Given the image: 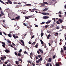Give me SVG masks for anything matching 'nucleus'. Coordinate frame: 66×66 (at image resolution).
Here are the masks:
<instances>
[{
  "label": "nucleus",
  "mask_w": 66,
  "mask_h": 66,
  "mask_svg": "<svg viewBox=\"0 0 66 66\" xmlns=\"http://www.w3.org/2000/svg\"><path fill=\"white\" fill-rule=\"evenodd\" d=\"M36 10L37 11V9H29V10L30 12H34V10Z\"/></svg>",
  "instance_id": "nucleus-1"
},
{
  "label": "nucleus",
  "mask_w": 66,
  "mask_h": 66,
  "mask_svg": "<svg viewBox=\"0 0 66 66\" xmlns=\"http://www.w3.org/2000/svg\"><path fill=\"white\" fill-rule=\"evenodd\" d=\"M20 41L22 43V44H21V45H22V46H24V42L23 41V40H21Z\"/></svg>",
  "instance_id": "nucleus-2"
},
{
  "label": "nucleus",
  "mask_w": 66,
  "mask_h": 66,
  "mask_svg": "<svg viewBox=\"0 0 66 66\" xmlns=\"http://www.w3.org/2000/svg\"><path fill=\"white\" fill-rule=\"evenodd\" d=\"M59 21L60 23H62V22H64V21H63V20H62L61 19H59V20H58Z\"/></svg>",
  "instance_id": "nucleus-3"
},
{
  "label": "nucleus",
  "mask_w": 66,
  "mask_h": 66,
  "mask_svg": "<svg viewBox=\"0 0 66 66\" xmlns=\"http://www.w3.org/2000/svg\"><path fill=\"white\" fill-rule=\"evenodd\" d=\"M2 44H3L2 45V46L4 48H5V46L6 45L5 44V43H4L3 42H2Z\"/></svg>",
  "instance_id": "nucleus-4"
},
{
  "label": "nucleus",
  "mask_w": 66,
  "mask_h": 66,
  "mask_svg": "<svg viewBox=\"0 0 66 66\" xmlns=\"http://www.w3.org/2000/svg\"><path fill=\"white\" fill-rule=\"evenodd\" d=\"M42 14L43 15H49V13H47V14L45 13H42Z\"/></svg>",
  "instance_id": "nucleus-5"
},
{
  "label": "nucleus",
  "mask_w": 66,
  "mask_h": 66,
  "mask_svg": "<svg viewBox=\"0 0 66 66\" xmlns=\"http://www.w3.org/2000/svg\"><path fill=\"white\" fill-rule=\"evenodd\" d=\"M38 51H40V52L42 53H43V51L42 50V49H39Z\"/></svg>",
  "instance_id": "nucleus-6"
},
{
  "label": "nucleus",
  "mask_w": 66,
  "mask_h": 66,
  "mask_svg": "<svg viewBox=\"0 0 66 66\" xmlns=\"http://www.w3.org/2000/svg\"><path fill=\"white\" fill-rule=\"evenodd\" d=\"M52 60V58H50L48 60V62L50 63L51 62Z\"/></svg>",
  "instance_id": "nucleus-7"
},
{
  "label": "nucleus",
  "mask_w": 66,
  "mask_h": 66,
  "mask_svg": "<svg viewBox=\"0 0 66 66\" xmlns=\"http://www.w3.org/2000/svg\"><path fill=\"white\" fill-rule=\"evenodd\" d=\"M20 18V17H19V16H18L17 17H16L15 18V19H16L17 20H18V19H19Z\"/></svg>",
  "instance_id": "nucleus-8"
},
{
  "label": "nucleus",
  "mask_w": 66,
  "mask_h": 66,
  "mask_svg": "<svg viewBox=\"0 0 66 66\" xmlns=\"http://www.w3.org/2000/svg\"><path fill=\"white\" fill-rule=\"evenodd\" d=\"M7 1L8 2H9V3H10V4H12V2L11 1L8 0Z\"/></svg>",
  "instance_id": "nucleus-9"
},
{
  "label": "nucleus",
  "mask_w": 66,
  "mask_h": 66,
  "mask_svg": "<svg viewBox=\"0 0 66 66\" xmlns=\"http://www.w3.org/2000/svg\"><path fill=\"white\" fill-rule=\"evenodd\" d=\"M49 16H45L43 17L44 19H47V18H49Z\"/></svg>",
  "instance_id": "nucleus-10"
},
{
  "label": "nucleus",
  "mask_w": 66,
  "mask_h": 66,
  "mask_svg": "<svg viewBox=\"0 0 66 66\" xmlns=\"http://www.w3.org/2000/svg\"><path fill=\"white\" fill-rule=\"evenodd\" d=\"M7 39V42L8 43H9V44H11V41H10V40H9V39Z\"/></svg>",
  "instance_id": "nucleus-11"
},
{
  "label": "nucleus",
  "mask_w": 66,
  "mask_h": 66,
  "mask_svg": "<svg viewBox=\"0 0 66 66\" xmlns=\"http://www.w3.org/2000/svg\"><path fill=\"white\" fill-rule=\"evenodd\" d=\"M15 63L16 65H18L19 64V61H16Z\"/></svg>",
  "instance_id": "nucleus-12"
},
{
  "label": "nucleus",
  "mask_w": 66,
  "mask_h": 66,
  "mask_svg": "<svg viewBox=\"0 0 66 66\" xmlns=\"http://www.w3.org/2000/svg\"><path fill=\"white\" fill-rule=\"evenodd\" d=\"M31 4H26V6H31Z\"/></svg>",
  "instance_id": "nucleus-13"
},
{
  "label": "nucleus",
  "mask_w": 66,
  "mask_h": 66,
  "mask_svg": "<svg viewBox=\"0 0 66 66\" xmlns=\"http://www.w3.org/2000/svg\"><path fill=\"white\" fill-rule=\"evenodd\" d=\"M5 52H6V53H8V52H10V51L7 49H6L5 50Z\"/></svg>",
  "instance_id": "nucleus-14"
},
{
  "label": "nucleus",
  "mask_w": 66,
  "mask_h": 66,
  "mask_svg": "<svg viewBox=\"0 0 66 66\" xmlns=\"http://www.w3.org/2000/svg\"><path fill=\"white\" fill-rule=\"evenodd\" d=\"M47 10L48 8H45L43 10V11H44V12H46V11H47Z\"/></svg>",
  "instance_id": "nucleus-15"
},
{
  "label": "nucleus",
  "mask_w": 66,
  "mask_h": 66,
  "mask_svg": "<svg viewBox=\"0 0 66 66\" xmlns=\"http://www.w3.org/2000/svg\"><path fill=\"white\" fill-rule=\"evenodd\" d=\"M58 34H59V33H56L54 34L55 36H57L58 35Z\"/></svg>",
  "instance_id": "nucleus-16"
},
{
  "label": "nucleus",
  "mask_w": 66,
  "mask_h": 66,
  "mask_svg": "<svg viewBox=\"0 0 66 66\" xmlns=\"http://www.w3.org/2000/svg\"><path fill=\"white\" fill-rule=\"evenodd\" d=\"M42 59H43V58H42V57H41L40 59H38V60L40 62V61H43Z\"/></svg>",
  "instance_id": "nucleus-17"
},
{
  "label": "nucleus",
  "mask_w": 66,
  "mask_h": 66,
  "mask_svg": "<svg viewBox=\"0 0 66 66\" xmlns=\"http://www.w3.org/2000/svg\"><path fill=\"white\" fill-rule=\"evenodd\" d=\"M49 27V25H46L45 26V29H47L48 27Z\"/></svg>",
  "instance_id": "nucleus-18"
},
{
  "label": "nucleus",
  "mask_w": 66,
  "mask_h": 66,
  "mask_svg": "<svg viewBox=\"0 0 66 66\" xmlns=\"http://www.w3.org/2000/svg\"><path fill=\"white\" fill-rule=\"evenodd\" d=\"M40 42H41L42 45H43V44H44V42L43 41H42V40H40Z\"/></svg>",
  "instance_id": "nucleus-19"
},
{
  "label": "nucleus",
  "mask_w": 66,
  "mask_h": 66,
  "mask_svg": "<svg viewBox=\"0 0 66 66\" xmlns=\"http://www.w3.org/2000/svg\"><path fill=\"white\" fill-rule=\"evenodd\" d=\"M64 52V50H61V53L62 54V56H63V54H62V53H63V52Z\"/></svg>",
  "instance_id": "nucleus-20"
},
{
  "label": "nucleus",
  "mask_w": 66,
  "mask_h": 66,
  "mask_svg": "<svg viewBox=\"0 0 66 66\" xmlns=\"http://www.w3.org/2000/svg\"><path fill=\"white\" fill-rule=\"evenodd\" d=\"M51 21H48L46 23V24H48V23H49L50 22H51Z\"/></svg>",
  "instance_id": "nucleus-21"
},
{
  "label": "nucleus",
  "mask_w": 66,
  "mask_h": 66,
  "mask_svg": "<svg viewBox=\"0 0 66 66\" xmlns=\"http://www.w3.org/2000/svg\"><path fill=\"white\" fill-rule=\"evenodd\" d=\"M8 36L10 37H12V36H11V34H8Z\"/></svg>",
  "instance_id": "nucleus-22"
},
{
  "label": "nucleus",
  "mask_w": 66,
  "mask_h": 66,
  "mask_svg": "<svg viewBox=\"0 0 66 66\" xmlns=\"http://www.w3.org/2000/svg\"><path fill=\"white\" fill-rule=\"evenodd\" d=\"M44 35V33L43 32H42L41 34V37H43V36Z\"/></svg>",
  "instance_id": "nucleus-23"
},
{
  "label": "nucleus",
  "mask_w": 66,
  "mask_h": 66,
  "mask_svg": "<svg viewBox=\"0 0 66 66\" xmlns=\"http://www.w3.org/2000/svg\"><path fill=\"white\" fill-rule=\"evenodd\" d=\"M0 2H1V3H2L3 4H5V3H4V2L2 1L1 0H0Z\"/></svg>",
  "instance_id": "nucleus-24"
},
{
  "label": "nucleus",
  "mask_w": 66,
  "mask_h": 66,
  "mask_svg": "<svg viewBox=\"0 0 66 66\" xmlns=\"http://www.w3.org/2000/svg\"><path fill=\"white\" fill-rule=\"evenodd\" d=\"M51 36V35L50 34H49L48 35L47 37V38L48 39H49V38L50 37V36Z\"/></svg>",
  "instance_id": "nucleus-25"
},
{
  "label": "nucleus",
  "mask_w": 66,
  "mask_h": 66,
  "mask_svg": "<svg viewBox=\"0 0 66 66\" xmlns=\"http://www.w3.org/2000/svg\"><path fill=\"white\" fill-rule=\"evenodd\" d=\"M1 14L3 15H4V13H3V12H2V10H1Z\"/></svg>",
  "instance_id": "nucleus-26"
},
{
  "label": "nucleus",
  "mask_w": 66,
  "mask_h": 66,
  "mask_svg": "<svg viewBox=\"0 0 66 66\" xmlns=\"http://www.w3.org/2000/svg\"><path fill=\"white\" fill-rule=\"evenodd\" d=\"M56 55H54L53 57V59H54L55 58Z\"/></svg>",
  "instance_id": "nucleus-27"
},
{
  "label": "nucleus",
  "mask_w": 66,
  "mask_h": 66,
  "mask_svg": "<svg viewBox=\"0 0 66 66\" xmlns=\"http://www.w3.org/2000/svg\"><path fill=\"white\" fill-rule=\"evenodd\" d=\"M18 61H20V62H22V60L20 58L18 60Z\"/></svg>",
  "instance_id": "nucleus-28"
},
{
  "label": "nucleus",
  "mask_w": 66,
  "mask_h": 66,
  "mask_svg": "<svg viewBox=\"0 0 66 66\" xmlns=\"http://www.w3.org/2000/svg\"><path fill=\"white\" fill-rule=\"evenodd\" d=\"M7 66H12L11 65V64L10 63H9V64H7Z\"/></svg>",
  "instance_id": "nucleus-29"
},
{
  "label": "nucleus",
  "mask_w": 66,
  "mask_h": 66,
  "mask_svg": "<svg viewBox=\"0 0 66 66\" xmlns=\"http://www.w3.org/2000/svg\"><path fill=\"white\" fill-rule=\"evenodd\" d=\"M40 62V61H39V60H37L36 61V63H39Z\"/></svg>",
  "instance_id": "nucleus-30"
},
{
  "label": "nucleus",
  "mask_w": 66,
  "mask_h": 66,
  "mask_svg": "<svg viewBox=\"0 0 66 66\" xmlns=\"http://www.w3.org/2000/svg\"><path fill=\"white\" fill-rule=\"evenodd\" d=\"M44 3L45 4H48V3L46 2H44Z\"/></svg>",
  "instance_id": "nucleus-31"
},
{
  "label": "nucleus",
  "mask_w": 66,
  "mask_h": 66,
  "mask_svg": "<svg viewBox=\"0 0 66 66\" xmlns=\"http://www.w3.org/2000/svg\"><path fill=\"white\" fill-rule=\"evenodd\" d=\"M1 60L2 61H4V58H3L2 57H1Z\"/></svg>",
  "instance_id": "nucleus-32"
},
{
  "label": "nucleus",
  "mask_w": 66,
  "mask_h": 66,
  "mask_svg": "<svg viewBox=\"0 0 66 66\" xmlns=\"http://www.w3.org/2000/svg\"><path fill=\"white\" fill-rule=\"evenodd\" d=\"M38 45L37 44L35 46V48H38Z\"/></svg>",
  "instance_id": "nucleus-33"
},
{
  "label": "nucleus",
  "mask_w": 66,
  "mask_h": 66,
  "mask_svg": "<svg viewBox=\"0 0 66 66\" xmlns=\"http://www.w3.org/2000/svg\"><path fill=\"white\" fill-rule=\"evenodd\" d=\"M22 50H21V49L19 51V53H21V52H22Z\"/></svg>",
  "instance_id": "nucleus-34"
},
{
  "label": "nucleus",
  "mask_w": 66,
  "mask_h": 66,
  "mask_svg": "<svg viewBox=\"0 0 66 66\" xmlns=\"http://www.w3.org/2000/svg\"><path fill=\"white\" fill-rule=\"evenodd\" d=\"M58 64H59L60 65H62V64L61 63V62H59L58 63Z\"/></svg>",
  "instance_id": "nucleus-35"
},
{
  "label": "nucleus",
  "mask_w": 66,
  "mask_h": 66,
  "mask_svg": "<svg viewBox=\"0 0 66 66\" xmlns=\"http://www.w3.org/2000/svg\"><path fill=\"white\" fill-rule=\"evenodd\" d=\"M14 53H15V54L16 55V56H17V55H18V54H17V53L16 52H15Z\"/></svg>",
  "instance_id": "nucleus-36"
},
{
  "label": "nucleus",
  "mask_w": 66,
  "mask_h": 66,
  "mask_svg": "<svg viewBox=\"0 0 66 66\" xmlns=\"http://www.w3.org/2000/svg\"><path fill=\"white\" fill-rule=\"evenodd\" d=\"M56 66H59L60 65L58 64V63H56L55 64Z\"/></svg>",
  "instance_id": "nucleus-37"
},
{
  "label": "nucleus",
  "mask_w": 66,
  "mask_h": 66,
  "mask_svg": "<svg viewBox=\"0 0 66 66\" xmlns=\"http://www.w3.org/2000/svg\"><path fill=\"white\" fill-rule=\"evenodd\" d=\"M18 55L19 56H20L21 55V54L20 53H19L18 54Z\"/></svg>",
  "instance_id": "nucleus-38"
},
{
  "label": "nucleus",
  "mask_w": 66,
  "mask_h": 66,
  "mask_svg": "<svg viewBox=\"0 0 66 66\" xmlns=\"http://www.w3.org/2000/svg\"><path fill=\"white\" fill-rule=\"evenodd\" d=\"M25 18L26 19H29V17H28L27 16H25Z\"/></svg>",
  "instance_id": "nucleus-39"
},
{
  "label": "nucleus",
  "mask_w": 66,
  "mask_h": 66,
  "mask_svg": "<svg viewBox=\"0 0 66 66\" xmlns=\"http://www.w3.org/2000/svg\"><path fill=\"white\" fill-rule=\"evenodd\" d=\"M24 54H28L27 52H26V51L24 52Z\"/></svg>",
  "instance_id": "nucleus-40"
},
{
  "label": "nucleus",
  "mask_w": 66,
  "mask_h": 66,
  "mask_svg": "<svg viewBox=\"0 0 66 66\" xmlns=\"http://www.w3.org/2000/svg\"><path fill=\"white\" fill-rule=\"evenodd\" d=\"M56 22L57 23V24H60V22H59V21H57Z\"/></svg>",
  "instance_id": "nucleus-41"
},
{
  "label": "nucleus",
  "mask_w": 66,
  "mask_h": 66,
  "mask_svg": "<svg viewBox=\"0 0 66 66\" xmlns=\"http://www.w3.org/2000/svg\"><path fill=\"white\" fill-rule=\"evenodd\" d=\"M64 50H66V47H64L63 48Z\"/></svg>",
  "instance_id": "nucleus-42"
},
{
  "label": "nucleus",
  "mask_w": 66,
  "mask_h": 66,
  "mask_svg": "<svg viewBox=\"0 0 66 66\" xmlns=\"http://www.w3.org/2000/svg\"><path fill=\"white\" fill-rule=\"evenodd\" d=\"M35 42H34L32 43V45H35Z\"/></svg>",
  "instance_id": "nucleus-43"
},
{
  "label": "nucleus",
  "mask_w": 66,
  "mask_h": 66,
  "mask_svg": "<svg viewBox=\"0 0 66 66\" xmlns=\"http://www.w3.org/2000/svg\"><path fill=\"white\" fill-rule=\"evenodd\" d=\"M61 26H62L61 28L62 29H64V26L62 25Z\"/></svg>",
  "instance_id": "nucleus-44"
},
{
  "label": "nucleus",
  "mask_w": 66,
  "mask_h": 66,
  "mask_svg": "<svg viewBox=\"0 0 66 66\" xmlns=\"http://www.w3.org/2000/svg\"><path fill=\"white\" fill-rule=\"evenodd\" d=\"M41 56H42L41 55H39L38 56V57H39V58L40 57H41Z\"/></svg>",
  "instance_id": "nucleus-45"
},
{
  "label": "nucleus",
  "mask_w": 66,
  "mask_h": 66,
  "mask_svg": "<svg viewBox=\"0 0 66 66\" xmlns=\"http://www.w3.org/2000/svg\"><path fill=\"white\" fill-rule=\"evenodd\" d=\"M27 27L28 29H30V28H31V27H30L28 26H27Z\"/></svg>",
  "instance_id": "nucleus-46"
},
{
  "label": "nucleus",
  "mask_w": 66,
  "mask_h": 66,
  "mask_svg": "<svg viewBox=\"0 0 66 66\" xmlns=\"http://www.w3.org/2000/svg\"><path fill=\"white\" fill-rule=\"evenodd\" d=\"M44 23H45V22H42L41 23V24H44Z\"/></svg>",
  "instance_id": "nucleus-47"
},
{
  "label": "nucleus",
  "mask_w": 66,
  "mask_h": 66,
  "mask_svg": "<svg viewBox=\"0 0 66 66\" xmlns=\"http://www.w3.org/2000/svg\"><path fill=\"white\" fill-rule=\"evenodd\" d=\"M56 29H60V27H59L57 26L56 27Z\"/></svg>",
  "instance_id": "nucleus-48"
},
{
  "label": "nucleus",
  "mask_w": 66,
  "mask_h": 66,
  "mask_svg": "<svg viewBox=\"0 0 66 66\" xmlns=\"http://www.w3.org/2000/svg\"><path fill=\"white\" fill-rule=\"evenodd\" d=\"M13 37H14V38H15V37L16 36H15V35L14 34L13 35Z\"/></svg>",
  "instance_id": "nucleus-49"
},
{
  "label": "nucleus",
  "mask_w": 66,
  "mask_h": 66,
  "mask_svg": "<svg viewBox=\"0 0 66 66\" xmlns=\"http://www.w3.org/2000/svg\"><path fill=\"white\" fill-rule=\"evenodd\" d=\"M7 61H6L5 62V64H6H6H7Z\"/></svg>",
  "instance_id": "nucleus-50"
},
{
  "label": "nucleus",
  "mask_w": 66,
  "mask_h": 66,
  "mask_svg": "<svg viewBox=\"0 0 66 66\" xmlns=\"http://www.w3.org/2000/svg\"><path fill=\"white\" fill-rule=\"evenodd\" d=\"M26 24H26V23H24L23 24V25H24V26H27V25H26Z\"/></svg>",
  "instance_id": "nucleus-51"
},
{
  "label": "nucleus",
  "mask_w": 66,
  "mask_h": 66,
  "mask_svg": "<svg viewBox=\"0 0 66 66\" xmlns=\"http://www.w3.org/2000/svg\"><path fill=\"white\" fill-rule=\"evenodd\" d=\"M30 55H31V56H32L33 55V53H32V52H31V53L30 54Z\"/></svg>",
  "instance_id": "nucleus-52"
},
{
  "label": "nucleus",
  "mask_w": 66,
  "mask_h": 66,
  "mask_svg": "<svg viewBox=\"0 0 66 66\" xmlns=\"http://www.w3.org/2000/svg\"><path fill=\"white\" fill-rule=\"evenodd\" d=\"M3 33L5 35H7V34H6V33L5 32H3Z\"/></svg>",
  "instance_id": "nucleus-53"
},
{
  "label": "nucleus",
  "mask_w": 66,
  "mask_h": 66,
  "mask_svg": "<svg viewBox=\"0 0 66 66\" xmlns=\"http://www.w3.org/2000/svg\"><path fill=\"white\" fill-rule=\"evenodd\" d=\"M45 46H44V47L45 48H46V47H47V46H46V44H45V45H44Z\"/></svg>",
  "instance_id": "nucleus-54"
},
{
  "label": "nucleus",
  "mask_w": 66,
  "mask_h": 66,
  "mask_svg": "<svg viewBox=\"0 0 66 66\" xmlns=\"http://www.w3.org/2000/svg\"><path fill=\"white\" fill-rule=\"evenodd\" d=\"M42 6H45V4H43L42 5Z\"/></svg>",
  "instance_id": "nucleus-55"
},
{
  "label": "nucleus",
  "mask_w": 66,
  "mask_h": 66,
  "mask_svg": "<svg viewBox=\"0 0 66 66\" xmlns=\"http://www.w3.org/2000/svg\"><path fill=\"white\" fill-rule=\"evenodd\" d=\"M34 35H33L32 37L31 38V39H32V38H34Z\"/></svg>",
  "instance_id": "nucleus-56"
},
{
  "label": "nucleus",
  "mask_w": 66,
  "mask_h": 66,
  "mask_svg": "<svg viewBox=\"0 0 66 66\" xmlns=\"http://www.w3.org/2000/svg\"><path fill=\"white\" fill-rule=\"evenodd\" d=\"M35 57H36V59H38V57H37V56H36Z\"/></svg>",
  "instance_id": "nucleus-57"
},
{
  "label": "nucleus",
  "mask_w": 66,
  "mask_h": 66,
  "mask_svg": "<svg viewBox=\"0 0 66 66\" xmlns=\"http://www.w3.org/2000/svg\"><path fill=\"white\" fill-rule=\"evenodd\" d=\"M50 43L51 44H52V43H53V41H51Z\"/></svg>",
  "instance_id": "nucleus-58"
},
{
  "label": "nucleus",
  "mask_w": 66,
  "mask_h": 66,
  "mask_svg": "<svg viewBox=\"0 0 66 66\" xmlns=\"http://www.w3.org/2000/svg\"><path fill=\"white\" fill-rule=\"evenodd\" d=\"M11 20H15V19L13 18L11 19Z\"/></svg>",
  "instance_id": "nucleus-59"
},
{
  "label": "nucleus",
  "mask_w": 66,
  "mask_h": 66,
  "mask_svg": "<svg viewBox=\"0 0 66 66\" xmlns=\"http://www.w3.org/2000/svg\"><path fill=\"white\" fill-rule=\"evenodd\" d=\"M59 17H60V18H61L62 17V16H61V14H60L59 15Z\"/></svg>",
  "instance_id": "nucleus-60"
},
{
  "label": "nucleus",
  "mask_w": 66,
  "mask_h": 66,
  "mask_svg": "<svg viewBox=\"0 0 66 66\" xmlns=\"http://www.w3.org/2000/svg\"><path fill=\"white\" fill-rule=\"evenodd\" d=\"M49 63H47V64H46V66H49Z\"/></svg>",
  "instance_id": "nucleus-61"
},
{
  "label": "nucleus",
  "mask_w": 66,
  "mask_h": 66,
  "mask_svg": "<svg viewBox=\"0 0 66 66\" xmlns=\"http://www.w3.org/2000/svg\"><path fill=\"white\" fill-rule=\"evenodd\" d=\"M32 66H35V64H34L33 63H32Z\"/></svg>",
  "instance_id": "nucleus-62"
},
{
  "label": "nucleus",
  "mask_w": 66,
  "mask_h": 66,
  "mask_svg": "<svg viewBox=\"0 0 66 66\" xmlns=\"http://www.w3.org/2000/svg\"><path fill=\"white\" fill-rule=\"evenodd\" d=\"M37 53H38V54H39L40 53V52H39V51H37Z\"/></svg>",
  "instance_id": "nucleus-63"
},
{
  "label": "nucleus",
  "mask_w": 66,
  "mask_h": 66,
  "mask_svg": "<svg viewBox=\"0 0 66 66\" xmlns=\"http://www.w3.org/2000/svg\"><path fill=\"white\" fill-rule=\"evenodd\" d=\"M35 27H36L37 28V27H38V26L37 25H36L35 26Z\"/></svg>",
  "instance_id": "nucleus-64"
}]
</instances>
